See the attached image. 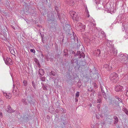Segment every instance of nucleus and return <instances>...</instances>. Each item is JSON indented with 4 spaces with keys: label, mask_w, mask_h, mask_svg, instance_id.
<instances>
[{
    "label": "nucleus",
    "mask_w": 128,
    "mask_h": 128,
    "mask_svg": "<svg viewBox=\"0 0 128 128\" xmlns=\"http://www.w3.org/2000/svg\"><path fill=\"white\" fill-rule=\"evenodd\" d=\"M70 14L74 20L78 21L80 18V14L78 12L72 11L70 12Z\"/></svg>",
    "instance_id": "f257e3e1"
},
{
    "label": "nucleus",
    "mask_w": 128,
    "mask_h": 128,
    "mask_svg": "<svg viewBox=\"0 0 128 128\" xmlns=\"http://www.w3.org/2000/svg\"><path fill=\"white\" fill-rule=\"evenodd\" d=\"M71 62L72 66L76 70L78 71L79 70L80 66L79 64H78V60L77 59H72Z\"/></svg>",
    "instance_id": "f03ea898"
},
{
    "label": "nucleus",
    "mask_w": 128,
    "mask_h": 128,
    "mask_svg": "<svg viewBox=\"0 0 128 128\" xmlns=\"http://www.w3.org/2000/svg\"><path fill=\"white\" fill-rule=\"evenodd\" d=\"M72 34L68 33V36H70L69 37L71 38V40L72 39L74 40V41H75V42H77V43L78 44L77 47V48H78L80 46V44L78 42V39L76 34H74L73 32H72Z\"/></svg>",
    "instance_id": "7ed1b4c3"
},
{
    "label": "nucleus",
    "mask_w": 128,
    "mask_h": 128,
    "mask_svg": "<svg viewBox=\"0 0 128 128\" xmlns=\"http://www.w3.org/2000/svg\"><path fill=\"white\" fill-rule=\"evenodd\" d=\"M85 27V25H84L81 22H78L77 24L76 28L77 30L82 32L84 30Z\"/></svg>",
    "instance_id": "20e7f679"
},
{
    "label": "nucleus",
    "mask_w": 128,
    "mask_h": 128,
    "mask_svg": "<svg viewBox=\"0 0 128 128\" xmlns=\"http://www.w3.org/2000/svg\"><path fill=\"white\" fill-rule=\"evenodd\" d=\"M3 59L4 61L6 64L8 65H12L13 64V62L12 60L10 58L7 57H5L3 58Z\"/></svg>",
    "instance_id": "39448f33"
},
{
    "label": "nucleus",
    "mask_w": 128,
    "mask_h": 128,
    "mask_svg": "<svg viewBox=\"0 0 128 128\" xmlns=\"http://www.w3.org/2000/svg\"><path fill=\"white\" fill-rule=\"evenodd\" d=\"M27 99L28 103H30L31 106H34L36 104L35 103L32 97L28 96L27 98Z\"/></svg>",
    "instance_id": "423d86ee"
},
{
    "label": "nucleus",
    "mask_w": 128,
    "mask_h": 128,
    "mask_svg": "<svg viewBox=\"0 0 128 128\" xmlns=\"http://www.w3.org/2000/svg\"><path fill=\"white\" fill-rule=\"evenodd\" d=\"M47 16L48 17V21L51 20L52 22L54 21V14L52 12H50L48 13Z\"/></svg>",
    "instance_id": "0eeeda50"
},
{
    "label": "nucleus",
    "mask_w": 128,
    "mask_h": 128,
    "mask_svg": "<svg viewBox=\"0 0 128 128\" xmlns=\"http://www.w3.org/2000/svg\"><path fill=\"white\" fill-rule=\"evenodd\" d=\"M112 82L116 83L118 80V77L117 74L115 72L112 73Z\"/></svg>",
    "instance_id": "6e6552de"
},
{
    "label": "nucleus",
    "mask_w": 128,
    "mask_h": 128,
    "mask_svg": "<svg viewBox=\"0 0 128 128\" xmlns=\"http://www.w3.org/2000/svg\"><path fill=\"white\" fill-rule=\"evenodd\" d=\"M78 56V58H84L85 57V55L83 52H81L80 51H78L76 53V56Z\"/></svg>",
    "instance_id": "1a4fd4ad"
},
{
    "label": "nucleus",
    "mask_w": 128,
    "mask_h": 128,
    "mask_svg": "<svg viewBox=\"0 0 128 128\" xmlns=\"http://www.w3.org/2000/svg\"><path fill=\"white\" fill-rule=\"evenodd\" d=\"M123 88V87L122 86L118 84L115 87L114 90L116 92H120L122 91Z\"/></svg>",
    "instance_id": "9d476101"
},
{
    "label": "nucleus",
    "mask_w": 128,
    "mask_h": 128,
    "mask_svg": "<svg viewBox=\"0 0 128 128\" xmlns=\"http://www.w3.org/2000/svg\"><path fill=\"white\" fill-rule=\"evenodd\" d=\"M101 92L102 94L103 97L106 100L107 98V96L106 93L105 92V90L104 89V88L102 86H100Z\"/></svg>",
    "instance_id": "9b49d317"
},
{
    "label": "nucleus",
    "mask_w": 128,
    "mask_h": 128,
    "mask_svg": "<svg viewBox=\"0 0 128 128\" xmlns=\"http://www.w3.org/2000/svg\"><path fill=\"white\" fill-rule=\"evenodd\" d=\"M70 25L68 24H66L64 27V29L65 31L68 32L70 30Z\"/></svg>",
    "instance_id": "f8f14e48"
},
{
    "label": "nucleus",
    "mask_w": 128,
    "mask_h": 128,
    "mask_svg": "<svg viewBox=\"0 0 128 128\" xmlns=\"http://www.w3.org/2000/svg\"><path fill=\"white\" fill-rule=\"evenodd\" d=\"M100 49H97L96 50L94 51V55H96L98 56H100Z\"/></svg>",
    "instance_id": "ddd939ff"
},
{
    "label": "nucleus",
    "mask_w": 128,
    "mask_h": 128,
    "mask_svg": "<svg viewBox=\"0 0 128 128\" xmlns=\"http://www.w3.org/2000/svg\"><path fill=\"white\" fill-rule=\"evenodd\" d=\"M114 120H113L114 122V124L116 125L118 123V118L116 116H114L113 117Z\"/></svg>",
    "instance_id": "4468645a"
},
{
    "label": "nucleus",
    "mask_w": 128,
    "mask_h": 128,
    "mask_svg": "<svg viewBox=\"0 0 128 128\" xmlns=\"http://www.w3.org/2000/svg\"><path fill=\"white\" fill-rule=\"evenodd\" d=\"M6 110L8 113H11L14 112V110H12L10 106L8 105V108L6 109Z\"/></svg>",
    "instance_id": "2eb2a0df"
},
{
    "label": "nucleus",
    "mask_w": 128,
    "mask_h": 128,
    "mask_svg": "<svg viewBox=\"0 0 128 128\" xmlns=\"http://www.w3.org/2000/svg\"><path fill=\"white\" fill-rule=\"evenodd\" d=\"M38 72L40 76H43L44 75L45 73L44 71V69L41 68L39 70Z\"/></svg>",
    "instance_id": "dca6fc26"
},
{
    "label": "nucleus",
    "mask_w": 128,
    "mask_h": 128,
    "mask_svg": "<svg viewBox=\"0 0 128 128\" xmlns=\"http://www.w3.org/2000/svg\"><path fill=\"white\" fill-rule=\"evenodd\" d=\"M114 45H112V53L113 55L114 56H116L117 55L118 52L117 50L114 47Z\"/></svg>",
    "instance_id": "f3484780"
},
{
    "label": "nucleus",
    "mask_w": 128,
    "mask_h": 128,
    "mask_svg": "<svg viewBox=\"0 0 128 128\" xmlns=\"http://www.w3.org/2000/svg\"><path fill=\"white\" fill-rule=\"evenodd\" d=\"M15 85L14 84H13V90L12 91V93L14 95L17 96L18 94H17V93H16V92H17V90H14V88H15Z\"/></svg>",
    "instance_id": "a211bd4d"
},
{
    "label": "nucleus",
    "mask_w": 128,
    "mask_h": 128,
    "mask_svg": "<svg viewBox=\"0 0 128 128\" xmlns=\"http://www.w3.org/2000/svg\"><path fill=\"white\" fill-rule=\"evenodd\" d=\"M48 76H56V73L55 72L52 71L51 70L50 72H48Z\"/></svg>",
    "instance_id": "6ab92c4d"
},
{
    "label": "nucleus",
    "mask_w": 128,
    "mask_h": 128,
    "mask_svg": "<svg viewBox=\"0 0 128 128\" xmlns=\"http://www.w3.org/2000/svg\"><path fill=\"white\" fill-rule=\"evenodd\" d=\"M68 50L67 49H65L64 50V55L66 56H68Z\"/></svg>",
    "instance_id": "aec40b11"
},
{
    "label": "nucleus",
    "mask_w": 128,
    "mask_h": 128,
    "mask_svg": "<svg viewBox=\"0 0 128 128\" xmlns=\"http://www.w3.org/2000/svg\"><path fill=\"white\" fill-rule=\"evenodd\" d=\"M41 84L42 85V86L43 89L44 90H47V86L44 85L43 82H41Z\"/></svg>",
    "instance_id": "412c9836"
},
{
    "label": "nucleus",
    "mask_w": 128,
    "mask_h": 128,
    "mask_svg": "<svg viewBox=\"0 0 128 128\" xmlns=\"http://www.w3.org/2000/svg\"><path fill=\"white\" fill-rule=\"evenodd\" d=\"M22 102L25 105H27L28 104L27 102L26 101V99H22Z\"/></svg>",
    "instance_id": "4be33fe9"
},
{
    "label": "nucleus",
    "mask_w": 128,
    "mask_h": 128,
    "mask_svg": "<svg viewBox=\"0 0 128 128\" xmlns=\"http://www.w3.org/2000/svg\"><path fill=\"white\" fill-rule=\"evenodd\" d=\"M128 56V55L127 54L125 55L123 54L122 56V60H124V61L125 60V59H127L128 58V57H127L126 56Z\"/></svg>",
    "instance_id": "5701e85b"
},
{
    "label": "nucleus",
    "mask_w": 128,
    "mask_h": 128,
    "mask_svg": "<svg viewBox=\"0 0 128 128\" xmlns=\"http://www.w3.org/2000/svg\"><path fill=\"white\" fill-rule=\"evenodd\" d=\"M63 15V14H60L59 13H58L57 16H57V17L58 18L59 20H60L62 19V18L61 16H62Z\"/></svg>",
    "instance_id": "b1692460"
},
{
    "label": "nucleus",
    "mask_w": 128,
    "mask_h": 128,
    "mask_svg": "<svg viewBox=\"0 0 128 128\" xmlns=\"http://www.w3.org/2000/svg\"><path fill=\"white\" fill-rule=\"evenodd\" d=\"M122 110L124 111L127 115H128V110L126 108H124L122 109Z\"/></svg>",
    "instance_id": "393cba45"
},
{
    "label": "nucleus",
    "mask_w": 128,
    "mask_h": 128,
    "mask_svg": "<svg viewBox=\"0 0 128 128\" xmlns=\"http://www.w3.org/2000/svg\"><path fill=\"white\" fill-rule=\"evenodd\" d=\"M80 65L81 66H84L86 64V62L84 61H81L79 63Z\"/></svg>",
    "instance_id": "a878e982"
},
{
    "label": "nucleus",
    "mask_w": 128,
    "mask_h": 128,
    "mask_svg": "<svg viewBox=\"0 0 128 128\" xmlns=\"http://www.w3.org/2000/svg\"><path fill=\"white\" fill-rule=\"evenodd\" d=\"M51 78H52L54 80V83H57L58 82V79H56V78L55 77H53L52 76H51L50 77Z\"/></svg>",
    "instance_id": "bb28decb"
},
{
    "label": "nucleus",
    "mask_w": 128,
    "mask_h": 128,
    "mask_svg": "<svg viewBox=\"0 0 128 128\" xmlns=\"http://www.w3.org/2000/svg\"><path fill=\"white\" fill-rule=\"evenodd\" d=\"M34 60L37 65L40 66V64L39 62V61L37 58H34Z\"/></svg>",
    "instance_id": "cd10ccee"
},
{
    "label": "nucleus",
    "mask_w": 128,
    "mask_h": 128,
    "mask_svg": "<svg viewBox=\"0 0 128 128\" xmlns=\"http://www.w3.org/2000/svg\"><path fill=\"white\" fill-rule=\"evenodd\" d=\"M119 104V102H118V101L117 100H114L113 101V102H112V104H115L116 106L117 105H118Z\"/></svg>",
    "instance_id": "c85d7f7f"
},
{
    "label": "nucleus",
    "mask_w": 128,
    "mask_h": 128,
    "mask_svg": "<svg viewBox=\"0 0 128 128\" xmlns=\"http://www.w3.org/2000/svg\"><path fill=\"white\" fill-rule=\"evenodd\" d=\"M32 85L34 89H36V85L34 81L32 82Z\"/></svg>",
    "instance_id": "c756f323"
},
{
    "label": "nucleus",
    "mask_w": 128,
    "mask_h": 128,
    "mask_svg": "<svg viewBox=\"0 0 128 128\" xmlns=\"http://www.w3.org/2000/svg\"><path fill=\"white\" fill-rule=\"evenodd\" d=\"M69 4H70V6H72L74 4V1L73 0H70Z\"/></svg>",
    "instance_id": "7c9ffc66"
},
{
    "label": "nucleus",
    "mask_w": 128,
    "mask_h": 128,
    "mask_svg": "<svg viewBox=\"0 0 128 128\" xmlns=\"http://www.w3.org/2000/svg\"><path fill=\"white\" fill-rule=\"evenodd\" d=\"M23 83L24 84V85L25 86H26L27 85V82L26 80H24L23 81Z\"/></svg>",
    "instance_id": "2f4dec72"
},
{
    "label": "nucleus",
    "mask_w": 128,
    "mask_h": 128,
    "mask_svg": "<svg viewBox=\"0 0 128 128\" xmlns=\"http://www.w3.org/2000/svg\"><path fill=\"white\" fill-rule=\"evenodd\" d=\"M53 58H49L48 57L47 58V60L50 61L51 62L53 61Z\"/></svg>",
    "instance_id": "473e14b6"
},
{
    "label": "nucleus",
    "mask_w": 128,
    "mask_h": 128,
    "mask_svg": "<svg viewBox=\"0 0 128 128\" xmlns=\"http://www.w3.org/2000/svg\"><path fill=\"white\" fill-rule=\"evenodd\" d=\"M55 23H52V25L54 26L56 28L57 26V24L56 22H55Z\"/></svg>",
    "instance_id": "72a5a7b5"
},
{
    "label": "nucleus",
    "mask_w": 128,
    "mask_h": 128,
    "mask_svg": "<svg viewBox=\"0 0 128 128\" xmlns=\"http://www.w3.org/2000/svg\"><path fill=\"white\" fill-rule=\"evenodd\" d=\"M54 8L57 12V13H58V8L56 6H55Z\"/></svg>",
    "instance_id": "f704fd0d"
},
{
    "label": "nucleus",
    "mask_w": 128,
    "mask_h": 128,
    "mask_svg": "<svg viewBox=\"0 0 128 128\" xmlns=\"http://www.w3.org/2000/svg\"><path fill=\"white\" fill-rule=\"evenodd\" d=\"M79 92H76V98H78L79 96Z\"/></svg>",
    "instance_id": "c9c22d12"
},
{
    "label": "nucleus",
    "mask_w": 128,
    "mask_h": 128,
    "mask_svg": "<svg viewBox=\"0 0 128 128\" xmlns=\"http://www.w3.org/2000/svg\"><path fill=\"white\" fill-rule=\"evenodd\" d=\"M30 51L31 52H32L34 54L36 52L35 50L34 49H31L30 50Z\"/></svg>",
    "instance_id": "e433bc0d"
},
{
    "label": "nucleus",
    "mask_w": 128,
    "mask_h": 128,
    "mask_svg": "<svg viewBox=\"0 0 128 128\" xmlns=\"http://www.w3.org/2000/svg\"><path fill=\"white\" fill-rule=\"evenodd\" d=\"M101 34L103 35V36H104L105 35V33L104 32L102 31H100L99 32Z\"/></svg>",
    "instance_id": "4c0bfd02"
},
{
    "label": "nucleus",
    "mask_w": 128,
    "mask_h": 128,
    "mask_svg": "<svg viewBox=\"0 0 128 128\" xmlns=\"http://www.w3.org/2000/svg\"><path fill=\"white\" fill-rule=\"evenodd\" d=\"M117 100L118 101V102H119V103L121 102L122 101V100L121 99L119 98L117 99Z\"/></svg>",
    "instance_id": "58836bf2"
},
{
    "label": "nucleus",
    "mask_w": 128,
    "mask_h": 128,
    "mask_svg": "<svg viewBox=\"0 0 128 128\" xmlns=\"http://www.w3.org/2000/svg\"><path fill=\"white\" fill-rule=\"evenodd\" d=\"M85 11L86 12L87 14H88V13H89L88 10L87 8V7L86 6L85 7Z\"/></svg>",
    "instance_id": "ea45409f"
},
{
    "label": "nucleus",
    "mask_w": 128,
    "mask_h": 128,
    "mask_svg": "<svg viewBox=\"0 0 128 128\" xmlns=\"http://www.w3.org/2000/svg\"><path fill=\"white\" fill-rule=\"evenodd\" d=\"M102 101V100L100 99H98L97 100V103H100Z\"/></svg>",
    "instance_id": "a19ab883"
},
{
    "label": "nucleus",
    "mask_w": 128,
    "mask_h": 128,
    "mask_svg": "<svg viewBox=\"0 0 128 128\" xmlns=\"http://www.w3.org/2000/svg\"><path fill=\"white\" fill-rule=\"evenodd\" d=\"M70 0H65V2L67 4H69Z\"/></svg>",
    "instance_id": "79ce46f5"
},
{
    "label": "nucleus",
    "mask_w": 128,
    "mask_h": 128,
    "mask_svg": "<svg viewBox=\"0 0 128 128\" xmlns=\"http://www.w3.org/2000/svg\"><path fill=\"white\" fill-rule=\"evenodd\" d=\"M10 96H9V95H7L6 96V98H7L10 99L11 98V96H10Z\"/></svg>",
    "instance_id": "37998d69"
},
{
    "label": "nucleus",
    "mask_w": 128,
    "mask_h": 128,
    "mask_svg": "<svg viewBox=\"0 0 128 128\" xmlns=\"http://www.w3.org/2000/svg\"><path fill=\"white\" fill-rule=\"evenodd\" d=\"M40 79L41 80H42L43 81H44L45 80V78L43 77H42Z\"/></svg>",
    "instance_id": "c03bdc74"
},
{
    "label": "nucleus",
    "mask_w": 128,
    "mask_h": 128,
    "mask_svg": "<svg viewBox=\"0 0 128 128\" xmlns=\"http://www.w3.org/2000/svg\"><path fill=\"white\" fill-rule=\"evenodd\" d=\"M93 84L94 86L95 87V88H96V84L95 82H93Z\"/></svg>",
    "instance_id": "a18cd8bd"
},
{
    "label": "nucleus",
    "mask_w": 128,
    "mask_h": 128,
    "mask_svg": "<svg viewBox=\"0 0 128 128\" xmlns=\"http://www.w3.org/2000/svg\"><path fill=\"white\" fill-rule=\"evenodd\" d=\"M119 97L116 96H114V99H116L117 100L118 98Z\"/></svg>",
    "instance_id": "49530a36"
},
{
    "label": "nucleus",
    "mask_w": 128,
    "mask_h": 128,
    "mask_svg": "<svg viewBox=\"0 0 128 128\" xmlns=\"http://www.w3.org/2000/svg\"><path fill=\"white\" fill-rule=\"evenodd\" d=\"M4 103V101H3L1 100L0 102V105H2V104Z\"/></svg>",
    "instance_id": "de8ad7c7"
},
{
    "label": "nucleus",
    "mask_w": 128,
    "mask_h": 128,
    "mask_svg": "<svg viewBox=\"0 0 128 128\" xmlns=\"http://www.w3.org/2000/svg\"><path fill=\"white\" fill-rule=\"evenodd\" d=\"M100 104H98L97 106V108L98 109H99L100 107Z\"/></svg>",
    "instance_id": "09e8293b"
},
{
    "label": "nucleus",
    "mask_w": 128,
    "mask_h": 128,
    "mask_svg": "<svg viewBox=\"0 0 128 128\" xmlns=\"http://www.w3.org/2000/svg\"><path fill=\"white\" fill-rule=\"evenodd\" d=\"M123 54L121 53H120L118 54V56L120 57V58H122V56Z\"/></svg>",
    "instance_id": "8fccbe9b"
},
{
    "label": "nucleus",
    "mask_w": 128,
    "mask_h": 128,
    "mask_svg": "<svg viewBox=\"0 0 128 128\" xmlns=\"http://www.w3.org/2000/svg\"><path fill=\"white\" fill-rule=\"evenodd\" d=\"M72 54L74 55L75 56H76V54L75 52L74 51H72Z\"/></svg>",
    "instance_id": "3c124183"
},
{
    "label": "nucleus",
    "mask_w": 128,
    "mask_h": 128,
    "mask_svg": "<svg viewBox=\"0 0 128 128\" xmlns=\"http://www.w3.org/2000/svg\"><path fill=\"white\" fill-rule=\"evenodd\" d=\"M42 38V42H43V43H44V38H43V37H42V38Z\"/></svg>",
    "instance_id": "603ef678"
},
{
    "label": "nucleus",
    "mask_w": 128,
    "mask_h": 128,
    "mask_svg": "<svg viewBox=\"0 0 128 128\" xmlns=\"http://www.w3.org/2000/svg\"><path fill=\"white\" fill-rule=\"evenodd\" d=\"M80 80H79V81H78V87L79 88H80V87L81 86V84H80H80H79V83H80Z\"/></svg>",
    "instance_id": "864d4df0"
},
{
    "label": "nucleus",
    "mask_w": 128,
    "mask_h": 128,
    "mask_svg": "<svg viewBox=\"0 0 128 128\" xmlns=\"http://www.w3.org/2000/svg\"><path fill=\"white\" fill-rule=\"evenodd\" d=\"M66 112V110L64 109V110H63L62 112L63 113H64Z\"/></svg>",
    "instance_id": "5fc2aeb1"
},
{
    "label": "nucleus",
    "mask_w": 128,
    "mask_h": 128,
    "mask_svg": "<svg viewBox=\"0 0 128 128\" xmlns=\"http://www.w3.org/2000/svg\"><path fill=\"white\" fill-rule=\"evenodd\" d=\"M64 110V108H60V111L62 112L63 110Z\"/></svg>",
    "instance_id": "6e6d98bb"
},
{
    "label": "nucleus",
    "mask_w": 128,
    "mask_h": 128,
    "mask_svg": "<svg viewBox=\"0 0 128 128\" xmlns=\"http://www.w3.org/2000/svg\"><path fill=\"white\" fill-rule=\"evenodd\" d=\"M110 10H109V9L108 10V12L110 13L111 14H112L111 12L112 11L110 10H111L110 9Z\"/></svg>",
    "instance_id": "4d7b16f0"
},
{
    "label": "nucleus",
    "mask_w": 128,
    "mask_h": 128,
    "mask_svg": "<svg viewBox=\"0 0 128 128\" xmlns=\"http://www.w3.org/2000/svg\"><path fill=\"white\" fill-rule=\"evenodd\" d=\"M4 95L6 97V96L7 95H8V94L6 93H3Z\"/></svg>",
    "instance_id": "13d9d810"
},
{
    "label": "nucleus",
    "mask_w": 128,
    "mask_h": 128,
    "mask_svg": "<svg viewBox=\"0 0 128 128\" xmlns=\"http://www.w3.org/2000/svg\"><path fill=\"white\" fill-rule=\"evenodd\" d=\"M98 98L99 99H101L102 98V97L100 95H98Z\"/></svg>",
    "instance_id": "bf43d9fd"
},
{
    "label": "nucleus",
    "mask_w": 128,
    "mask_h": 128,
    "mask_svg": "<svg viewBox=\"0 0 128 128\" xmlns=\"http://www.w3.org/2000/svg\"><path fill=\"white\" fill-rule=\"evenodd\" d=\"M11 27L12 28H13L14 30H15L16 29H15V28L14 26H13L11 25Z\"/></svg>",
    "instance_id": "052dcab7"
},
{
    "label": "nucleus",
    "mask_w": 128,
    "mask_h": 128,
    "mask_svg": "<svg viewBox=\"0 0 128 128\" xmlns=\"http://www.w3.org/2000/svg\"><path fill=\"white\" fill-rule=\"evenodd\" d=\"M111 74H110V79L111 80H112V76H111Z\"/></svg>",
    "instance_id": "680f3d73"
},
{
    "label": "nucleus",
    "mask_w": 128,
    "mask_h": 128,
    "mask_svg": "<svg viewBox=\"0 0 128 128\" xmlns=\"http://www.w3.org/2000/svg\"><path fill=\"white\" fill-rule=\"evenodd\" d=\"M124 94L125 95H126V96H127V92H126V90L125 91V92H124Z\"/></svg>",
    "instance_id": "e2e57ef3"
},
{
    "label": "nucleus",
    "mask_w": 128,
    "mask_h": 128,
    "mask_svg": "<svg viewBox=\"0 0 128 128\" xmlns=\"http://www.w3.org/2000/svg\"><path fill=\"white\" fill-rule=\"evenodd\" d=\"M0 116L2 118V113L1 112H0Z\"/></svg>",
    "instance_id": "0e129e2a"
},
{
    "label": "nucleus",
    "mask_w": 128,
    "mask_h": 128,
    "mask_svg": "<svg viewBox=\"0 0 128 128\" xmlns=\"http://www.w3.org/2000/svg\"><path fill=\"white\" fill-rule=\"evenodd\" d=\"M91 92H95V91L93 89H92L91 90Z\"/></svg>",
    "instance_id": "69168bd1"
},
{
    "label": "nucleus",
    "mask_w": 128,
    "mask_h": 128,
    "mask_svg": "<svg viewBox=\"0 0 128 128\" xmlns=\"http://www.w3.org/2000/svg\"><path fill=\"white\" fill-rule=\"evenodd\" d=\"M116 10V9H115L113 10V11H112V12H114Z\"/></svg>",
    "instance_id": "338daca9"
},
{
    "label": "nucleus",
    "mask_w": 128,
    "mask_h": 128,
    "mask_svg": "<svg viewBox=\"0 0 128 128\" xmlns=\"http://www.w3.org/2000/svg\"><path fill=\"white\" fill-rule=\"evenodd\" d=\"M126 90V92H127V96H128V90Z\"/></svg>",
    "instance_id": "774afa93"
}]
</instances>
